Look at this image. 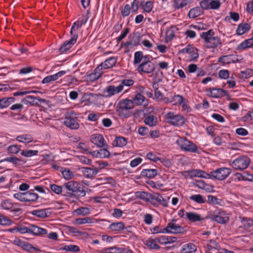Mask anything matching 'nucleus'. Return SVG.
I'll use <instances>...</instances> for the list:
<instances>
[{
	"label": "nucleus",
	"mask_w": 253,
	"mask_h": 253,
	"mask_svg": "<svg viewBox=\"0 0 253 253\" xmlns=\"http://www.w3.org/2000/svg\"><path fill=\"white\" fill-rule=\"evenodd\" d=\"M34 190H30L25 192V202H34L37 200L39 196L37 193H34Z\"/></svg>",
	"instance_id": "obj_25"
},
{
	"label": "nucleus",
	"mask_w": 253,
	"mask_h": 253,
	"mask_svg": "<svg viewBox=\"0 0 253 253\" xmlns=\"http://www.w3.org/2000/svg\"><path fill=\"white\" fill-rule=\"evenodd\" d=\"M50 188L53 192L57 194H60L62 191V187L56 184H51Z\"/></svg>",
	"instance_id": "obj_61"
},
{
	"label": "nucleus",
	"mask_w": 253,
	"mask_h": 253,
	"mask_svg": "<svg viewBox=\"0 0 253 253\" xmlns=\"http://www.w3.org/2000/svg\"><path fill=\"white\" fill-rule=\"evenodd\" d=\"M9 153L16 154L20 151V146L17 145H12L7 148Z\"/></svg>",
	"instance_id": "obj_45"
},
{
	"label": "nucleus",
	"mask_w": 253,
	"mask_h": 253,
	"mask_svg": "<svg viewBox=\"0 0 253 253\" xmlns=\"http://www.w3.org/2000/svg\"><path fill=\"white\" fill-rule=\"evenodd\" d=\"M103 136L99 134H93L91 136V141L99 147L104 146Z\"/></svg>",
	"instance_id": "obj_23"
},
{
	"label": "nucleus",
	"mask_w": 253,
	"mask_h": 253,
	"mask_svg": "<svg viewBox=\"0 0 253 253\" xmlns=\"http://www.w3.org/2000/svg\"><path fill=\"white\" fill-rule=\"evenodd\" d=\"M210 2L211 0H203L200 3V7L202 9H210Z\"/></svg>",
	"instance_id": "obj_58"
},
{
	"label": "nucleus",
	"mask_w": 253,
	"mask_h": 253,
	"mask_svg": "<svg viewBox=\"0 0 253 253\" xmlns=\"http://www.w3.org/2000/svg\"><path fill=\"white\" fill-rule=\"evenodd\" d=\"M203 13L200 7H196L191 9L188 13V16L190 18H195Z\"/></svg>",
	"instance_id": "obj_32"
},
{
	"label": "nucleus",
	"mask_w": 253,
	"mask_h": 253,
	"mask_svg": "<svg viewBox=\"0 0 253 253\" xmlns=\"http://www.w3.org/2000/svg\"><path fill=\"white\" fill-rule=\"evenodd\" d=\"M127 144L126 139L123 136L116 137L113 142V145L116 147H123Z\"/></svg>",
	"instance_id": "obj_33"
},
{
	"label": "nucleus",
	"mask_w": 253,
	"mask_h": 253,
	"mask_svg": "<svg viewBox=\"0 0 253 253\" xmlns=\"http://www.w3.org/2000/svg\"><path fill=\"white\" fill-rule=\"evenodd\" d=\"M123 90V85H119L118 86L109 85L106 88L107 92V96H111L115 94L118 93Z\"/></svg>",
	"instance_id": "obj_21"
},
{
	"label": "nucleus",
	"mask_w": 253,
	"mask_h": 253,
	"mask_svg": "<svg viewBox=\"0 0 253 253\" xmlns=\"http://www.w3.org/2000/svg\"><path fill=\"white\" fill-rule=\"evenodd\" d=\"M211 218L212 220L220 224H225L229 220V217L224 212H219L218 214L212 215Z\"/></svg>",
	"instance_id": "obj_18"
},
{
	"label": "nucleus",
	"mask_w": 253,
	"mask_h": 253,
	"mask_svg": "<svg viewBox=\"0 0 253 253\" xmlns=\"http://www.w3.org/2000/svg\"><path fill=\"white\" fill-rule=\"evenodd\" d=\"M64 124L72 129H77L80 126L79 124L77 122V118H74L69 114L65 116Z\"/></svg>",
	"instance_id": "obj_10"
},
{
	"label": "nucleus",
	"mask_w": 253,
	"mask_h": 253,
	"mask_svg": "<svg viewBox=\"0 0 253 253\" xmlns=\"http://www.w3.org/2000/svg\"><path fill=\"white\" fill-rule=\"evenodd\" d=\"M166 118L168 120V122L174 126H181L185 123V119L182 116L174 114L172 112L167 113Z\"/></svg>",
	"instance_id": "obj_5"
},
{
	"label": "nucleus",
	"mask_w": 253,
	"mask_h": 253,
	"mask_svg": "<svg viewBox=\"0 0 253 253\" xmlns=\"http://www.w3.org/2000/svg\"><path fill=\"white\" fill-rule=\"evenodd\" d=\"M76 222L80 224L90 223L92 222V218L88 217H85L84 218H78L76 219Z\"/></svg>",
	"instance_id": "obj_48"
},
{
	"label": "nucleus",
	"mask_w": 253,
	"mask_h": 253,
	"mask_svg": "<svg viewBox=\"0 0 253 253\" xmlns=\"http://www.w3.org/2000/svg\"><path fill=\"white\" fill-rule=\"evenodd\" d=\"M22 102H26L32 105H39V103H46L47 101L44 99H42L38 97L33 96H27L25 98L23 99Z\"/></svg>",
	"instance_id": "obj_15"
},
{
	"label": "nucleus",
	"mask_w": 253,
	"mask_h": 253,
	"mask_svg": "<svg viewBox=\"0 0 253 253\" xmlns=\"http://www.w3.org/2000/svg\"><path fill=\"white\" fill-rule=\"evenodd\" d=\"M192 0H174L173 6L175 9H179L186 5Z\"/></svg>",
	"instance_id": "obj_37"
},
{
	"label": "nucleus",
	"mask_w": 253,
	"mask_h": 253,
	"mask_svg": "<svg viewBox=\"0 0 253 253\" xmlns=\"http://www.w3.org/2000/svg\"><path fill=\"white\" fill-rule=\"evenodd\" d=\"M142 8L146 12H150L153 6V2L151 1H147L144 5H142Z\"/></svg>",
	"instance_id": "obj_55"
},
{
	"label": "nucleus",
	"mask_w": 253,
	"mask_h": 253,
	"mask_svg": "<svg viewBox=\"0 0 253 253\" xmlns=\"http://www.w3.org/2000/svg\"><path fill=\"white\" fill-rule=\"evenodd\" d=\"M63 249L67 251H72L74 252H77L80 251L79 247L77 245H74L65 246Z\"/></svg>",
	"instance_id": "obj_57"
},
{
	"label": "nucleus",
	"mask_w": 253,
	"mask_h": 253,
	"mask_svg": "<svg viewBox=\"0 0 253 253\" xmlns=\"http://www.w3.org/2000/svg\"><path fill=\"white\" fill-rule=\"evenodd\" d=\"M231 172V169L227 168H221L211 171V175L214 179L222 180L226 178Z\"/></svg>",
	"instance_id": "obj_6"
},
{
	"label": "nucleus",
	"mask_w": 253,
	"mask_h": 253,
	"mask_svg": "<svg viewBox=\"0 0 253 253\" xmlns=\"http://www.w3.org/2000/svg\"><path fill=\"white\" fill-rule=\"evenodd\" d=\"M184 100V98L180 95H175L172 97L170 101L173 104H182Z\"/></svg>",
	"instance_id": "obj_42"
},
{
	"label": "nucleus",
	"mask_w": 253,
	"mask_h": 253,
	"mask_svg": "<svg viewBox=\"0 0 253 253\" xmlns=\"http://www.w3.org/2000/svg\"><path fill=\"white\" fill-rule=\"evenodd\" d=\"M186 215L188 220L191 222H194L203 219L200 215L194 212H187Z\"/></svg>",
	"instance_id": "obj_31"
},
{
	"label": "nucleus",
	"mask_w": 253,
	"mask_h": 253,
	"mask_svg": "<svg viewBox=\"0 0 253 253\" xmlns=\"http://www.w3.org/2000/svg\"><path fill=\"white\" fill-rule=\"evenodd\" d=\"M250 162L251 160L249 158L243 155L234 160L231 165L236 169L243 170L248 168Z\"/></svg>",
	"instance_id": "obj_4"
},
{
	"label": "nucleus",
	"mask_w": 253,
	"mask_h": 253,
	"mask_svg": "<svg viewBox=\"0 0 253 253\" xmlns=\"http://www.w3.org/2000/svg\"><path fill=\"white\" fill-rule=\"evenodd\" d=\"M117 60L115 57H110L96 68V71H101L102 69H108L115 65Z\"/></svg>",
	"instance_id": "obj_11"
},
{
	"label": "nucleus",
	"mask_w": 253,
	"mask_h": 253,
	"mask_svg": "<svg viewBox=\"0 0 253 253\" xmlns=\"http://www.w3.org/2000/svg\"><path fill=\"white\" fill-rule=\"evenodd\" d=\"M196 246L193 243H189L183 246L181 253H190L196 251Z\"/></svg>",
	"instance_id": "obj_30"
},
{
	"label": "nucleus",
	"mask_w": 253,
	"mask_h": 253,
	"mask_svg": "<svg viewBox=\"0 0 253 253\" xmlns=\"http://www.w3.org/2000/svg\"><path fill=\"white\" fill-rule=\"evenodd\" d=\"M38 153V151L37 150H26L22 151L21 152V155L26 157H30L36 155Z\"/></svg>",
	"instance_id": "obj_44"
},
{
	"label": "nucleus",
	"mask_w": 253,
	"mask_h": 253,
	"mask_svg": "<svg viewBox=\"0 0 253 253\" xmlns=\"http://www.w3.org/2000/svg\"><path fill=\"white\" fill-rule=\"evenodd\" d=\"M32 214L38 217L44 218L49 217L51 214V212L49 209H42L40 210H35L32 211Z\"/></svg>",
	"instance_id": "obj_22"
},
{
	"label": "nucleus",
	"mask_w": 253,
	"mask_h": 253,
	"mask_svg": "<svg viewBox=\"0 0 253 253\" xmlns=\"http://www.w3.org/2000/svg\"><path fill=\"white\" fill-rule=\"evenodd\" d=\"M218 244L213 240H210L207 244L208 249L211 251L212 249L216 250L218 248Z\"/></svg>",
	"instance_id": "obj_53"
},
{
	"label": "nucleus",
	"mask_w": 253,
	"mask_h": 253,
	"mask_svg": "<svg viewBox=\"0 0 253 253\" xmlns=\"http://www.w3.org/2000/svg\"><path fill=\"white\" fill-rule=\"evenodd\" d=\"M65 73L66 71H61L55 74L48 76L42 80V83L43 84L49 83L52 81H54L57 80L59 77H61Z\"/></svg>",
	"instance_id": "obj_19"
},
{
	"label": "nucleus",
	"mask_w": 253,
	"mask_h": 253,
	"mask_svg": "<svg viewBox=\"0 0 253 253\" xmlns=\"http://www.w3.org/2000/svg\"><path fill=\"white\" fill-rule=\"evenodd\" d=\"M143 57V53L141 51L136 52L134 54V64L139 63Z\"/></svg>",
	"instance_id": "obj_56"
},
{
	"label": "nucleus",
	"mask_w": 253,
	"mask_h": 253,
	"mask_svg": "<svg viewBox=\"0 0 253 253\" xmlns=\"http://www.w3.org/2000/svg\"><path fill=\"white\" fill-rule=\"evenodd\" d=\"M155 69V66L154 64L149 60H147L140 64L137 68V70L139 72H142L147 74L153 72Z\"/></svg>",
	"instance_id": "obj_8"
},
{
	"label": "nucleus",
	"mask_w": 253,
	"mask_h": 253,
	"mask_svg": "<svg viewBox=\"0 0 253 253\" xmlns=\"http://www.w3.org/2000/svg\"><path fill=\"white\" fill-rule=\"evenodd\" d=\"M218 75L221 79H226L229 78V72L226 70H221L219 72Z\"/></svg>",
	"instance_id": "obj_63"
},
{
	"label": "nucleus",
	"mask_w": 253,
	"mask_h": 253,
	"mask_svg": "<svg viewBox=\"0 0 253 253\" xmlns=\"http://www.w3.org/2000/svg\"><path fill=\"white\" fill-rule=\"evenodd\" d=\"M157 122V118L153 115H149L144 120V123L151 126H155Z\"/></svg>",
	"instance_id": "obj_36"
},
{
	"label": "nucleus",
	"mask_w": 253,
	"mask_h": 253,
	"mask_svg": "<svg viewBox=\"0 0 253 253\" xmlns=\"http://www.w3.org/2000/svg\"><path fill=\"white\" fill-rule=\"evenodd\" d=\"M22 248L23 250H26L28 252H30L31 253H33V251H36L37 252L41 251V250L33 246V245L32 244H31L28 242H24V243L22 247Z\"/></svg>",
	"instance_id": "obj_39"
},
{
	"label": "nucleus",
	"mask_w": 253,
	"mask_h": 253,
	"mask_svg": "<svg viewBox=\"0 0 253 253\" xmlns=\"http://www.w3.org/2000/svg\"><path fill=\"white\" fill-rule=\"evenodd\" d=\"M150 200L152 203H158L165 207H168L166 200L157 193H155L151 195Z\"/></svg>",
	"instance_id": "obj_16"
},
{
	"label": "nucleus",
	"mask_w": 253,
	"mask_h": 253,
	"mask_svg": "<svg viewBox=\"0 0 253 253\" xmlns=\"http://www.w3.org/2000/svg\"><path fill=\"white\" fill-rule=\"evenodd\" d=\"M214 32L210 29L207 32H203L201 38L204 40L206 46L207 48H215L217 45L221 44V42L218 37H213Z\"/></svg>",
	"instance_id": "obj_2"
},
{
	"label": "nucleus",
	"mask_w": 253,
	"mask_h": 253,
	"mask_svg": "<svg viewBox=\"0 0 253 253\" xmlns=\"http://www.w3.org/2000/svg\"><path fill=\"white\" fill-rule=\"evenodd\" d=\"M12 223V221L2 215L0 214V224L2 225H9Z\"/></svg>",
	"instance_id": "obj_54"
},
{
	"label": "nucleus",
	"mask_w": 253,
	"mask_h": 253,
	"mask_svg": "<svg viewBox=\"0 0 253 253\" xmlns=\"http://www.w3.org/2000/svg\"><path fill=\"white\" fill-rule=\"evenodd\" d=\"M16 140L23 143H30L33 141V138L30 134H22L18 136Z\"/></svg>",
	"instance_id": "obj_34"
},
{
	"label": "nucleus",
	"mask_w": 253,
	"mask_h": 253,
	"mask_svg": "<svg viewBox=\"0 0 253 253\" xmlns=\"http://www.w3.org/2000/svg\"><path fill=\"white\" fill-rule=\"evenodd\" d=\"M1 207L5 210H10L13 207V204L9 200H5L1 203Z\"/></svg>",
	"instance_id": "obj_51"
},
{
	"label": "nucleus",
	"mask_w": 253,
	"mask_h": 253,
	"mask_svg": "<svg viewBox=\"0 0 253 253\" xmlns=\"http://www.w3.org/2000/svg\"><path fill=\"white\" fill-rule=\"evenodd\" d=\"M130 41L132 42L133 46H137L139 44L140 36L137 33H133L129 36Z\"/></svg>",
	"instance_id": "obj_38"
},
{
	"label": "nucleus",
	"mask_w": 253,
	"mask_h": 253,
	"mask_svg": "<svg viewBox=\"0 0 253 253\" xmlns=\"http://www.w3.org/2000/svg\"><path fill=\"white\" fill-rule=\"evenodd\" d=\"M188 53L191 55L190 61H195L199 57L198 49L190 44H188L185 48L179 51V53Z\"/></svg>",
	"instance_id": "obj_9"
},
{
	"label": "nucleus",
	"mask_w": 253,
	"mask_h": 253,
	"mask_svg": "<svg viewBox=\"0 0 253 253\" xmlns=\"http://www.w3.org/2000/svg\"><path fill=\"white\" fill-rule=\"evenodd\" d=\"M134 108V103L132 100L125 99L119 102L116 107V111L118 115L123 118L130 116L129 110Z\"/></svg>",
	"instance_id": "obj_1"
},
{
	"label": "nucleus",
	"mask_w": 253,
	"mask_h": 253,
	"mask_svg": "<svg viewBox=\"0 0 253 253\" xmlns=\"http://www.w3.org/2000/svg\"><path fill=\"white\" fill-rule=\"evenodd\" d=\"M134 104L137 105H147L148 104V100L141 93L136 94L134 97L132 98Z\"/></svg>",
	"instance_id": "obj_20"
},
{
	"label": "nucleus",
	"mask_w": 253,
	"mask_h": 253,
	"mask_svg": "<svg viewBox=\"0 0 253 253\" xmlns=\"http://www.w3.org/2000/svg\"><path fill=\"white\" fill-rule=\"evenodd\" d=\"M156 85V83H154L153 84V87L155 89V97L158 101H162L163 99V94L162 93L158 90V88L155 86Z\"/></svg>",
	"instance_id": "obj_50"
},
{
	"label": "nucleus",
	"mask_w": 253,
	"mask_h": 253,
	"mask_svg": "<svg viewBox=\"0 0 253 253\" xmlns=\"http://www.w3.org/2000/svg\"><path fill=\"white\" fill-rule=\"evenodd\" d=\"M63 186L66 190L70 191L68 193L69 196L72 197L74 195V193H76L80 190L81 184L77 181H70L65 183Z\"/></svg>",
	"instance_id": "obj_7"
},
{
	"label": "nucleus",
	"mask_w": 253,
	"mask_h": 253,
	"mask_svg": "<svg viewBox=\"0 0 253 253\" xmlns=\"http://www.w3.org/2000/svg\"><path fill=\"white\" fill-rule=\"evenodd\" d=\"M102 75V72L99 71H96V68L94 70V72L89 75V79L91 81H95L98 79Z\"/></svg>",
	"instance_id": "obj_49"
},
{
	"label": "nucleus",
	"mask_w": 253,
	"mask_h": 253,
	"mask_svg": "<svg viewBox=\"0 0 253 253\" xmlns=\"http://www.w3.org/2000/svg\"><path fill=\"white\" fill-rule=\"evenodd\" d=\"M78 215H85L90 213V210L88 208L81 207L75 211Z\"/></svg>",
	"instance_id": "obj_43"
},
{
	"label": "nucleus",
	"mask_w": 253,
	"mask_h": 253,
	"mask_svg": "<svg viewBox=\"0 0 253 253\" xmlns=\"http://www.w3.org/2000/svg\"><path fill=\"white\" fill-rule=\"evenodd\" d=\"M209 91L210 96L213 98H219L225 95L229 96L227 91L222 88H211Z\"/></svg>",
	"instance_id": "obj_12"
},
{
	"label": "nucleus",
	"mask_w": 253,
	"mask_h": 253,
	"mask_svg": "<svg viewBox=\"0 0 253 253\" xmlns=\"http://www.w3.org/2000/svg\"><path fill=\"white\" fill-rule=\"evenodd\" d=\"M221 3L218 0H211L210 9H217L220 6Z\"/></svg>",
	"instance_id": "obj_59"
},
{
	"label": "nucleus",
	"mask_w": 253,
	"mask_h": 253,
	"mask_svg": "<svg viewBox=\"0 0 253 253\" xmlns=\"http://www.w3.org/2000/svg\"><path fill=\"white\" fill-rule=\"evenodd\" d=\"M10 105L9 101L6 97H4L0 99V108H4L9 106Z\"/></svg>",
	"instance_id": "obj_60"
},
{
	"label": "nucleus",
	"mask_w": 253,
	"mask_h": 253,
	"mask_svg": "<svg viewBox=\"0 0 253 253\" xmlns=\"http://www.w3.org/2000/svg\"><path fill=\"white\" fill-rule=\"evenodd\" d=\"M109 228L113 231H119L125 228V226L123 222H113Z\"/></svg>",
	"instance_id": "obj_29"
},
{
	"label": "nucleus",
	"mask_w": 253,
	"mask_h": 253,
	"mask_svg": "<svg viewBox=\"0 0 253 253\" xmlns=\"http://www.w3.org/2000/svg\"><path fill=\"white\" fill-rule=\"evenodd\" d=\"M190 199L199 204L205 203V200L203 199L202 196L200 194L192 195L190 197Z\"/></svg>",
	"instance_id": "obj_46"
},
{
	"label": "nucleus",
	"mask_w": 253,
	"mask_h": 253,
	"mask_svg": "<svg viewBox=\"0 0 253 253\" xmlns=\"http://www.w3.org/2000/svg\"><path fill=\"white\" fill-rule=\"evenodd\" d=\"M151 194L144 191H137L135 192V196L143 200L149 201L150 200Z\"/></svg>",
	"instance_id": "obj_35"
},
{
	"label": "nucleus",
	"mask_w": 253,
	"mask_h": 253,
	"mask_svg": "<svg viewBox=\"0 0 253 253\" xmlns=\"http://www.w3.org/2000/svg\"><path fill=\"white\" fill-rule=\"evenodd\" d=\"M231 55H223L220 56L218 60L219 62L222 63L224 64H229L231 62L235 63V61H231L229 58Z\"/></svg>",
	"instance_id": "obj_47"
},
{
	"label": "nucleus",
	"mask_w": 253,
	"mask_h": 253,
	"mask_svg": "<svg viewBox=\"0 0 253 253\" xmlns=\"http://www.w3.org/2000/svg\"><path fill=\"white\" fill-rule=\"evenodd\" d=\"M169 227H170L172 234H183L186 231L183 227L173 222L169 223Z\"/></svg>",
	"instance_id": "obj_24"
},
{
	"label": "nucleus",
	"mask_w": 253,
	"mask_h": 253,
	"mask_svg": "<svg viewBox=\"0 0 253 253\" xmlns=\"http://www.w3.org/2000/svg\"><path fill=\"white\" fill-rule=\"evenodd\" d=\"M80 169L84 175L87 178H93L98 172L97 168L92 169L86 167H82Z\"/></svg>",
	"instance_id": "obj_14"
},
{
	"label": "nucleus",
	"mask_w": 253,
	"mask_h": 253,
	"mask_svg": "<svg viewBox=\"0 0 253 253\" xmlns=\"http://www.w3.org/2000/svg\"><path fill=\"white\" fill-rule=\"evenodd\" d=\"M28 233L35 236L42 235L47 234V231L43 228L39 227L36 225L31 224L28 227Z\"/></svg>",
	"instance_id": "obj_13"
},
{
	"label": "nucleus",
	"mask_w": 253,
	"mask_h": 253,
	"mask_svg": "<svg viewBox=\"0 0 253 253\" xmlns=\"http://www.w3.org/2000/svg\"><path fill=\"white\" fill-rule=\"evenodd\" d=\"M61 173L63 177L67 180L71 179L74 177L73 172L68 169H63L61 170Z\"/></svg>",
	"instance_id": "obj_41"
},
{
	"label": "nucleus",
	"mask_w": 253,
	"mask_h": 253,
	"mask_svg": "<svg viewBox=\"0 0 253 253\" xmlns=\"http://www.w3.org/2000/svg\"><path fill=\"white\" fill-rule=\"evenodd\" d=\"M157 174V170L155 169H144L141 172V176L149 178L154 177Z\"/></svg>",
	"instance_id": "obj_27"
},
{
	"label": "nucleus",
	"mask_w": 253,
	"mask_h": 253,
	"mask_svg": "<svg viewBox=\"0 0 253 253\" xmlns=\"http://www.w3.org/2000/svg\"><path fill=\"white\" fill-rule=\"evenodd\" d=\"M6 161L12 163L13 164L15 165H18L20 164V162H22V160L21 159L18 158L14 156H11L9 157H7L3 160L0 161V163Z\"/></svg>",
	"instance_id": "obj_40"
},
{
	"label": "nucleus",
	"mask_w": 253,
	"mask_h": 253,
	"mask_svg": "<svg viewBox=\"0 0 253 253\" xmlns=\"http://www.w3.org/2000/svg\"><path fill=\"white\" fill-rule=\"evenodd\" d=\"M99 157L101 158H108L110 153L107 149H101L99 150Z\"/></svg>",
	"instance_id": "obj_62"
},
{
	"label": "nucleus",
	"mask_w": 253,
	"mask_h": 253,
	"mask_svg": "<svg viewBox=\"0 0 253 253\" xmlns=\"http://www.w3.org/2000/svg\"><path fill=\"white\" fill-rule=\"evenodd\" d=\"M251 27L248 23H241L238 25L236 32L238 35H242L249 31Z\"/></svg>",
	"instance_id": "obj_26"
},
{
	"label": "nucleus",
	"mask_w": 253,
	"mask_h": 253,
	"mask_svg": "<svg viewBox=\"0 0 253 253\" xmlns=\"http://www.w3.org/2000/svg\"><path fill=\"white\" fill-rule=\"evenodd\" d=\"M176 143L183 151L194 153L197 150V146L185 137H180Z\"/></svg>",
	"instance_id": "obj_3"
},
{
	"label": "nucleus",
	"mask_w": 253,
	"mask_h": 253,
	"mask_svg": "<svg viewBox=\"0 0 253 253\" xmlns=\"http://www.w3.org/2000/svg\"><path fill=\"white\" fill-rule=\"evenodd\" d=\"M253 45V38L246 40L237 47V50H244Z\"/></svg>",
	"instance_id": "obj_28"
},
{
	"label": "nucleus",
	"mask_w": 253,
	"mask_h": 253,
	"mask_svg": "<svg viewBox=\"0 0 253 253\" xmlns=\"http://www.w3.org/2000/svg\"><path fill=\"white\" fill-rule=\"evenodd\" d=\"M146 245L152 249H159L160 248L158 244L155 243V241L153 239H149L146 241Z\"/></svg>",
	"instance_id": "obj_52"
},
{
	"label": "nucleus",
	"mask_w": 253,
	"mask_h": 253,
	"mask_svg": "<svg viewBox=\"0 0 253 253\" xmlns=\"http://www.w3.org/2000/svg\"><path fill=\"white\" fill-rule=\"evenodd\" d=\"M15 198L22 202H25V192H18L13 195Z\"/></svg>",
	"instance_id": "obj_64"
},
{
	"label": "nucleus",
	"mask_w": 253,
	"mask_h": 253,
	"mask_svg": "<svg viewBox=\"0 0 253 253\" xmlns=\"http://www.w3.org/2000/svg\"><path fill=\"white\" fill-rule=\"evenodd\" d=\"M77 41V36H74L70 40L66 41L59 49L61 53H63L70 49L72 46Z\"/></svg>",
	"instance_id": "obj_17"
}]
</instances>
